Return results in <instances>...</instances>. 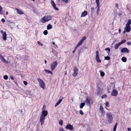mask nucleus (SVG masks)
Here are the masks:
<instances>
[{"label": "nucleus", "instance_id": "f257e3e1", "mask_svg": "<svg viewBox=\"0 0 131 131\" xmlns=\"http://www.w3.org/2000/svg\"><path fill=\"white\" fill-rule=\"evenodd\" d=\"M52 16L50 15L46 16L42 18L41 19V22L43 23L52 19Z\"/></svg>", "mask_w": 131, "mask_h": 131}, {"label": "nucleus", "instance_id": "f03ea898", "mask_svg": "<svg viewBox=\"0 0 131 131\" xmlns=\"http://www.w3.org/2000/svg\"><path fill=\"white\" fill-rule=\"evenodd\" d=\"M86 39V37L85 36H84L80 40V41L77 45L74 50L72 52L73 53H74L75 52L76 50V48L78 47L79 46L81 45L82 43H83L84 41Z\"/></svg>", "mask_w": 131, "mask_h": 131}, {"label": "nucleus", "instance_id": "7ed1b4c3", "mask_svg": "<svg viewBox=\"0 0 131 131\" xmlns=\"http://www.w3.org/2000/svg\"><path fill=\"white\" fill-rule=\"evenodd\" d=\"M37 80L39 83V85L40 87L44 89L45 86L44 82L40 78L38 79H37Z\"/></svg>", "mask_w": 131, "mask_h": 131}, {"label": "nucleus", "instance_id": "20e7f679", "mask_svg": "<svg viewBox=\"0 0 131 131\" xmlns=\"http://www.w3.org/2000/svg\"><path fill=\"white\" fill-rule=\"evenodd\" d=\"M57 64V63L56 61H54L51 63L50 67L52 71L53 70L55 69Z\"/></svg>", "mask_w": 131, "mask_h": 131}, {"label": "nucleus", "instance_id": "39448f33", "mask_svg": "<svg viewBox=\"0 0 131 131\" xmlns=\"http://www.w3.org/2000/svg\"><path fill=\"white\" fill-rule=\"evenodd\" d=\"M96 56L95 57V59L96 61L98 62H101V61L99 59V52L98 50H97L96 51Z\"/></svg>", "mask_w": 131, "mask_h": 131}, {"label": "nucleus", "instance_id": "423d86ee", "mask_svg": "<svg viewBox=\"0 0 131 131\" xmlns=\"http://www.w3.org/2000/svg\"><path fill=\"white\" fill-rule=\"evenodd\" d=\"M73 71L74 73L73 75L74 77H75L77 75L78 71V69L77 66H75L74 67Z\"/></svg>", "mask_w": 131, "mask_h": 131}, {"label": "nucleus", "instance_id": "0eeeda50", "mask_svg": "<svg viewBox=\"0 0 131 131\" xmlns=\"http://www.w3.org/2000/svg\"><path fill=\"white\" fill-rule=\"evenodd\" d=\"M107 115L108 118V121L109 123H111L112 122L113 119L112 115L110 113L107 114Z\"/></svg>", "mask_w": 131, "mask_h": 131}, {"label": "nucleus", "instance_id": "6e6552de", "mask_svg": "<svg viewBox=\"0 0 131 131\" xmlns=\"http://www.w3.org/2000/svg\"><path fill=\"white\" fill-rule=\"evenodd\" d=\"M66 128L69 129L70 130H72L73 129V127L72 125L70 124H69L67 125L66 127Z\"/></svg>", "mask_w": 131, "mask_h": 131}, {"label": "nucleus", "instance_id": "1a4fd4ad", "mask_svg": "<svg viewBox=\"0 0 131 131\" xmlns=\"http://www.w3.org/2000/svg\"><path fill=\"white\" fill-rule=\"evenodd\" d=\"M45 117H44L42 115H40V121L41 122V125H42L43 124V122L45 120Z\"/></svg>", "mask_w": 131, "mask_h": 131}, {"label": "nucleus", "instance_id": "9d476101", "mask_svg": "<svg viewBox=\"0 0 131 131\" xmlns=\"http://www.w3.org/2000/svg\"><path fill=\"white\" fill-rule=\"evenodd\" d=\"M117 91L115 89H114L111 93V95L112 96H115L117 95Z\"/></svg>", "mask_w": 131, "mask_h": 131}, {"label": "nucleus", "instance_id": "9b49d317", "mask_svg": "<svg viewBox=\"0 0 131 131\" xmlns=\"http://www.w3.org/2000/svg\"><path fill=\"white\" fill-rule=\"evenodd\" d=\"M41 112L42 114H41V115H42L45 117L47 116L48 114V112L46 110L42 111Z\"/></svg>", "mask_w": 131, "mask_h": 131}, {"label": "nucleus", "instance_id": "f8f14e48", "mask_svg": "<svg viewBox=\"0 0 131 131\" xmlns=\"http://www.w3.org/2000/svg\"><path fill=\"white\" fill-rule=\"evenodd\" d=\"M0 59L4 62L6 63H8V62L4 58V57L0 54Z\"/></svg>", "mask_w": 131, "mask_h": 131}, {"label": "nucleus", "instance_id": "ddd939ff", "mask_svg": "<svg viewBox=\"0 0 131 131\" xmlns=\"http://www.w3.org/2000/svg\"><path fill=\"white\" fill-rule=\"evenodd\" d=\"M121 51L122 53L126 52L127 53H128L129 52V50L127 48H124L122 49Z\"/></svg>", "mask_w": 131, "mask_h": 131}, {"label": "nucleus", "instance_id": "4468645a", "mask_svg": "<svg viewBox=\"0 0 131 131\" xmlns=\"http://www.w3.org/2000/svg\"><path fill=\"white\" fill-rule=\"evenodd\" d=\"M125 30H126V32H129L131 30V28L130 26H128L126 25L125 27Z\"/></svg>", "mask_w": 131, "mask_h": 131}, {"label": "nucleus", "instance_id": "2eb2a0df", "mask_svg": "<svg viewBox=\"0 0 131 131\" xmlns=\"http://www.w3.org/2000/svg\"><path fill=\"white\" fill-rule=\"evenodd\" d=\"M51 4L52 6L53 7V8H54L56 10H58V8L56 7V4H55L54 1L52 0H51Z\"/></svg>", "mask_w": 131, "mask_h": 131}, {"label": "nucleus", "instance_id": "dca6fc26", "mask_svg": "<svg viewBox=\"0 0 131 131\" xmlns=\"http://www.w3.org/2000/svg\"><path fill=\"white\" fill-rule=\"evenodd\" d=\"M85 102L88 105L90 106V101L88 99V97H86V99L85 100Z\"/></svg>", "mask_w": 131, "mask_h": 131}, {"label": "nucleus", "instance_id": "f3484780", "mask_svg": "<svg viewBox=\"0 0 131 131\" xmlns=\"http://www.w3.org/2000/svg\"><path fill=\"white\" fill-rule=\"evenodd\" d=\"M6 36L7 35L6 32H4L2 34V38L4 40H6Z\"/></svg>", "mask_w": 131, "mask_h": 131}, {"label": "nucleus", "instance_id": "a211bd4d", "mask_svg": "<svg viewBox=\"0 0 131 131\" xmlns=\"http://www.w3.org/2000/svg\"><path fill=\"white\" fill-rule=\"evenodd\" d=\"M88 13L85 10L84 12H83L82 14L81 17H84L85 16L87 15Z\"/></svg>", "mask_w": 131, "mask_h": 131}, {"label": "nucleus", "instance_id": "6ab92c4d", "mask_svg": "<svg viewBox=\"0 0 131 131\" xmlns=\"http://www.w3.org/2000/svg\"><path fill=\"white\" fill-rule=\"evenodd\" d=\"M15 9L17 11V13L18 14L20 15H21L24 14L23 12H22L21 10H19V9L16 8Z\"/></svg>", "mask_w": 131, "mask_h": 131}, {"label": "nucleus", "instance_id": "aec40b11", "mask_svg": "<svg viewBox=\"0 0 131 131\" xmlns=\"http://www.w3.org/2000/svg\"><path fill=\"white\" fill-rule=\"evenodd\" d=\"M62 100V99H60L58 101L56 104L55 105V106L56 107L61 102Z\"/></svg>", "mask_w": 131, "mask_h": 131}, {"label": "nucleus", "instance_id": "412c9836", "mask_svg": "<svg viewBox=\"0 0 131 131\" xmlns=\"http://www.w3.org/2000/svg\"><path fill=\"white\" fill-rule=\"evenodd\" d=\"M120 45H121L119 43H118L116 44L114 46V48L115 49V50H117V49L119 47Z\"/></svg>", "mask_w": 131, "mask_h": 131}, {"label": "nucleus", "instance_id": "4be33fe9", "mask_svg": "<svg viewBox=\"0 0 131 131\" xmlns=\"http://www.w3.org/2000/svg\"><path fill=\"white\" fill-rule=\"evenodd\" d=\"M102 93V91L100 89H98L97 90V93L98 95Z\"/></svg>", "mask_w": 131, "mask_h": 131}, {"label": "nucleus", "instance_id": "5701e85b", "mask_svg": "<svg viewBox=\"0 0 131 131\" xmlns=\"http://www.w3.org/2000/svg\"><path fill=\"white\" fill-rule=\"evenodd\" d=\"M96 2L97 4V8H100V4L99 3V0H96Z\"/></svg>", "mask_w": 131, "mask_h": 131}, {"label": "nucleus", "instance_id": "b1692460", "mask_svg": "<svg viewBox=\"0 0 131 131\" xmlns=\"http://www.w3.org/2000/svg\"><path fill=\"white\" fill-rule=\"evenodd\" d=\"M131 24V19H129L128 21L126 24V26H130V25Z\"/></svg>", "mask_w": 131, "mask_h": 131}, {"label": "nucleus", "instance_id": "393cba45", "mask_svg": "<svg viewBox=\"0 0 131 131\" xmlns=\"http://www.w3.org/2000/svg\"><path fill=\"white\" fill-rule=\"evenodd\" d=\"M100 110L101 112H102V113H103L104 112L103 108L102 106L101 105L100 106Z\"/></svg>", "mask_w": 131, "mask_h": 131}, {"label": "nucleus", "instance_id": "a878e982", "mask_svg": "<svg viewBox=\"0 0 131 131\" xmlns=\"http://www.w3.org/2000/svg\"><path fill=\"white\" fill-rule=\"evenodd\" d=\"M52 28V26L50 24H49L47 26V28L48 30Z\"/></svg>", "mask_w": 131, "mask_h": 131}, {"label": "nucleus", "instance_id": "bb28decb", "mask_svg": "<svg viewBox=\"0 0 131 131\" xmlns=\"http://www.w3.org/2000/svg\"><path fill=\"white\" fill-rule=\"evenodd\" d=\"M121 59L122 61L124 62H126L127 61V59L126 58L124 57H123Z\"/></svg>", "mask_w": 131, "mask_h": 131}, {"label": "nucleus", "instance_id": "cd10ccee", "mask_svg": "<svg viewBox=\"0 0 131 131\" xmlns=\"http://www.w3.org/2000/svg\"><path fill=\"white\" fill-rule=\"evenodd\" d=\"M85 105V103H84V102L82 103L80 105V108H83V106H84Z\"/></svg>", "mask_w": 131, "mask_h": 131}, {"label": "nucleus", "instance_id": "c85d7f7f", "mask_svg": "<svg viewBox=\"0 0 131 131\" xmlns=\"http://www.w3.org/2000/svg\"><path fill=\"white\" fill-rule=\"evenodd\" d=\"M44 71L46 72L47 73H51L52 74V72L50 71H49V70H47V69H45L44 70Z\"/></svg>", "mask_w": 131, "mask_h": 131}, {"label": "nucleus", "instance_id": "c756f323", "mask_svg": "<svg viewBox=\"0 0 131 131\" xmlns=\"http://www.w3.org/2000/svg\"><path fill=\"white\" fill-rule=\"evenodd\" d=\"M105 50H108V51H107V53L109 54L110 52V48H107L105 49Z\"/></svg>", "mask_w": 131, "mask_h": 131}, {"label": "nucleus", "instance_id": "7c9ffc66", "mask_svg": "<svg viewBox=\"0 0 131 131\" xmlns=\"http://www.w3.org/2000/svg\"><path fill=\"white\" fill-rule=\"evenodd\" d=\"M126 41V40L125 39H123V40H122L120 42H119L120 45L122 44L123 43L125 42Z\"/></svg>", "mask_w": 131, "mask_h": 131}, {"label": "nucleus", "instance_id": "2f4dec72", "mask_svg": "<svg viewBox=\"0 0 131 131\" xmlns=\"http://www.w3.org/2000/svg\"><path fill=\"white\" fill-rule=\"evenodd\" d=\"M100 71V72L101 76V77L104 76L105 75V73H104V72H102V71Z\"/></svg>", "mask_w": 131, "mask_h": 131}, {"label": "nucleus", "instance_id": "473e14b6", "mask_svg": "<svg viewBox=\"0 0 131 131\" xmlns=\"http://www.w3.org/2000/svg\"><path fill=\"white\" fill-rule=\"evenodd\" d=\"M43 34L45 35H47L48 34V32L47 30H46L44 31Z\"/></svg>", "mask_w": 131, "mask_h": 131}, {"label": "nucleus", "instance_id": "72a5a7b5", "mask_svg": "<svg viewBox=\"0 0 131 131\" xmlns=\"http://www.w3.org/2000/svg\"><path fill=\"white\" fill-rule=\"evenodd\" d=\"M3 78L5 80H6L8 79V77L7 75H5L4 76Z\"/></svg>", "mask_w": 131, "mask_h": 131}, {"label": "nucleus", "instance_id": "f704fd0d", "mask_svg": "<svg viewBox=\"0 0 131 131\" xmlns=\"http://www.w3.org/2000/svg\"><path fill=\"white\" fill-rule=\"evenodd\" d=\"M105 59L107 60H109L110 59V58L109 56H106L105 58Z\"/></svg>", "mask_w": 131, "mask_h": 131}, {"label": "nucleus", "instance_id": "c9c22d12", "mask_svg": "<svg viewBox=\"0 0 131 131\" xmlns=\"http://www.w3.org/2000/svg\"><path fill=\"white\" fill-rule=\"evenodd\" d=\"M59 123L61 125H62L63 124V121L62 120H60L59 122Z\"/></svg>", "mask_w": 131, "mask_h": 131}, {"label": "nucleus", "instance_id": "e433bc0d", "mask_svg": "<svg viewBox=\"0 0 131 131\" xmlns=\"http://www.w3.org/2000/svg\"><path fill=\"white\" fill-rule=\"evenodd\" d=\"M107 96L106 95V94H104L102 95L101 96V98L102 99L104 98H106Z\"/></svg>", "mask_w": 131, "mask_h": 131}, {"label": "nucleus", "instance_id": "4c0bfd02", "mask_svg": "<svg viewBox=\"0 0 131 131\" xmlns=\"http://www.w3.org/2000/svg\"><path fill=\"white\" fill-rule=\"evenodd\" d=\"M117 123H116L114 127V128H113V129H116V127H117Z\"/></svg>", "mask_w": 131, "mask_h": 131}, {"label": "nucleus", "instance_id": "58836bf2", "mask_svg": "<svg viewBox=\"0 0 131 131\" xmlns=\"http://www.w3.org/2000/svg\"><path fill=\"white\" fill-rule=\"evenodd\" d=\"M59 131H64V129L62 128H59Z\"/></svg>", "mask_w": 131, "mask_h": 131}, {"label": "nucleus", "instance_id": "ea45409f", "mask_svg": "<svg viewBox=\"0 0 131 131\" xmlns=\"http://www.w3.org/2000/svg\"><path fill=\"white\" fill-rule=\"evenodd\" d=\"M95 9L94 8L92 7L91 8V11L92 13L94 11Z\"/></svg>", "mask_w": 131, "mask_h": 131}, {"label": "nucleus", "instance_id": "a19ab883", "mask_svg": "<svg viewBox=\"0 0 131 131\" xmlns=\"http://www.w3.org/2000/svg\"><path fill=\"white\" fill-rule=\"evenodd\" d=\"M80 113L81 115H82L83 114V112H82V111L81 110H80Z\"/></svg>", "mask_w": 131, "mask_h": 131}, {"label": "nucleus", "instance_id": "79ce46f5", "mask_svg": "<svg viewBox=\"0 0 131 131\" xmlns=\"http://www.w3.org/2000/svg\"><path fill=\"white\" fill-rule=\"evenodd\" d=\"M37 42L39 45H40L41 46H43V44L42 43H41L39 41H37Z\"/></svg>", "mask_w": 131, "mask_h": 131}, {"label": "nucleus", "instance_id": "37998d69", "mask_svg": "<svg viewBox=\"0 0 131 131\" xmlns=\"http://www.w3.org/2000/svg\"><path fill=\"white\" fill-rule=\"evenodd\" d=\"M69 0H62L66 4H67Z\"/></svg>", "mask_w": 131, "mask_h": 131}, {"label": "nucleus", "instance_id": "c03bdc74", "mask_svg": "<svg viewBox=\"0 0 131 131\" xmlns=\"http://www.w3.org/2000/svg\"><path fill=\"white\" fill-rule=\"evenodd\" d=\"M23 83L25 85H27V82L26 81H24L23 82Z\"/></svg>", "mask_w": 131, "mask_h": 131}, {"label": "nucleus", "instance_id": "a18cd8bd", "mask_svg": "<svg viewBox=\"0 0 131 131\" xmlns=\"http://www.w3.org/2000/svg\"><path fill=\"white\" fill-rule=\"evenodd\" d=\"M100 10V8H97V15H98L99 14V11Z\"/></svg>", "mask_w": 131, "mask_h": 131}, {"label": "nucleus", "instance_id": "49530a36", "mask_svg": "<svg viewBox=\"0 0 131 131\" xmlns=\"http://www.w3.org/2000/svg\"><path fill=\"white\" fill-rule=\"evenodd\" d=\"M106 106L107 107H108L109 106V103L108 102H107L106 103Z\"/></svg>", "mask_w": 131, "mask_h": 131}, {"label": "nucleus", "instance_id": "de8ad7c7", "mask_svg": "<svg viewBox=\"0 0 131 131\" xmlns=\"http://www.w3.org/2000/svg\"><path fill=\"white\" fill-rule=\"evenodd\" d=\"M10 78L11 79H12V80H14V78L13 77V76H10Z\"/></svg>", "mask_w": 131, "mask_h": 131}, {"label": "nucleus", "instance_id": "09e8293b", "mask_svg": "<svg viewBox=\"0 0 131 131\" xmlns=\"http://www.w3.org/2000/svg\"><path fill=\"white\" fill-rule=\"evenodd\" d=\"M127 44L128 45H131V43L130 42H128L127 43Z\"/></svg>", "mask_w": 131, "mask_h": 131}, {"label": "nucleus", "instance_id": "8fccbe9b", "mask_svg": "<svg viewBox=\"0 0 131 131\" xmlns=\"http://www.w3.org/2000/svg\"><path fill=\"white\" fill-rule=\"evenodd\" d=\"M2 7L0 5V14H2V13L1 12V10L2 9Z\"/></svg>", "mask_w": 131, "mask_h": 131}, {"label": "nucleus", "instance_id": "3c124183", "mask_svg": "<svg viewBox=\"0 0 131 131\" xmlns=\"http://www.w3.org/2000/svg\"><path fill=\"white\" fill-rule=\"evenodd\" d=\"M1 21L2 22H4L5 21V19L3 18L2 19H1Z\"/></svg>", "mask_w": 131, "mask_h": 131}, {"label": "nucleus", "instance_id": "603ef678", "mask_svg": "<svg viewBox=\"0 0 131 131\" xmlns=\"http://www.w3.org/2000/svg\"><path fill=\"white\" fill-rule=\"evenodd\" d=\"M127 130L128 131H131V128H127Z\"/></svg>", "mask_w": 131, "mask_h": 131}, {"label": "nucleus", "instance_id": "864d4df0", "mask_svg": "<svg viewBox=\"0 0 131 131\" xmlns=\"http://www.w3.org/2000/svg\"><path fill=\"white\" fill-rule=\"evenodd\" d=\"M119 6V5H118V4H115V7H118V6Z\"/></svg>", "mask_w": 131, "mask_h": 131}, {"label": "nucleus", "instance_id": "5fc2aeb1", "mask_svg": "<svg viewBox=\"0 0 131 131\" xmlns=\"http://www.w3.org/2000/svg\"><path fill=\"white\" fill-rule=\"evenodd\" d=\"M45 107H46L45 105H44L43 106V107L42 108V110H43V109H45Z\"/></svg>", "mask_w": 131, "mask_h": 131}, {"label": "nucleus", "instance_id": "6e6d98bb", "mask_svg": "<svg viewBox=\"0 0 131 131\" xmlns=\"http://www.w3.org/2000/svg\"><path fill=\"white\" fill-rule=\"evenodd\" d=\"M19 111L22 114H23V113H22L23 111H22L21 110H19Z\"/></svg>", "mask_w": 131, "mask_h": 131}, {"label": "nucleus", "instance_id": "4d7b16f0", "mask_svg": "<svg viewBox=\"0 0 131 131\" xmlns=\"http://www.w3.org/2000/svg\"><path fill=\"white\" fill-rule=\"evenodd\" d=\"M1 33L2 34H3L4 32H3V31L2 30H1L0 31Z\"/></svg>", "mask_w": 131, "mask_h": 131}, {"label": "nucleus", "instance_id": "13d9d810", "mask_svg": "<svg viewBox=\"0 0 131 131\" xmlns=\"http://www.w3.org/2000/svg\"><path fill=\"white\" fill-rule=\"evenodd\" d=\"M52 44H53V45H54L55 44V43L53 41H52Z\"/></svg>", "mask_w": 131, "mask_h": 131}, {"label": "nucleus", "instance_id": "bf43d9fd", "mask_svg": "<svg viewBox=\"0 0 131 131\" xmlns=\"http://www.w3.org/2000/svg\"><path fill=\"white\" fill-rule=\"evenodd\" d=\"M126 32V30H125V29H124V31H123V33H125Z\"/></svg>", "mask_w": 131, "mask_h": 131}, {"label": "nucleus", "instance_id": "052dcab7", "mask_svg": "<svg viewBox=\"0 0 131 131\" xmlns=\"http://www.w3.org/2000/svg\"><path fill=\"white\" fill-rule=\"evenodd\" d=\"M47 62V61L46 60H45V63L46 64Z\"/></svg>", "mask_w": 131, "mask_h": 131}, {"label": "nucleus", "instance_id": "680f3d73", "mask_svg": "<svg viewBox=\"0 0 131 131\" xmlns=\"http://www.w3.org/2000/svg\"><path fill=\"white\" fill-rule=\"evenodd\" d=\"M119 33H120V32H121V30L120 29H119Z\"/></svg>", "mask_w": 131, "mask_h": 131}, {"label": "nucleus", "instance_id": "e2e57ef3", "mask_svg": "<svg viewBox=\"0 0 131 131\" xmlns=\"http://www.w3.org/2000/svg\"><path fill=\"white\" fill-rule=\"evenodd\" d=\"M6 15H8V12H7H7H6Z\"/></svg>", "mask_w": 131, "mask_h": 131}, {"label": "nucleus", "instance_id": "0e129e2a", "mask_svg": "<svg viewBox=\"0 0 131 131\" xmlns=\"http://www.w3.org/2000/svg\"><path fill=\"white\" fill-rule=\"evenodd\" d=\"M121 15V14L120 13H119L118 14V15L119 16H120Z\"/></svg>", "mask_w": 131, "mask_h": 131}, {"label": "nucleus", "instance_id": "69168bd1", "mask_svg": "<svg viewBox=\"0 0 131 131\" xmlns=\"http://www.w3.org/2000/svg\"><path fill=\"white\" fill-rule=\"evenodd\" d=\"M116 129H113V131H116Z\"/></svg>", "mask_w": 131, "mask_h": 131}, {"label": "nucleus", "instance_id": "338daca9", "mask_svg": "<svg viewBox=\"0 0 131 131\" xmlns=\"http://www.w3.org/2000/svg\"><path fill=\"white\" fill-rule=\"evenodd\" d=\"M80 50H79V53H80Z\"/></svg>", "mask_w": 131, "mask_h": 131}, {"label": "nucleus", "instance_id": "774afa93", "mask_svg": "<svg viewBox=\"0 0 131 131\" xmlns=\"http://www.w3.org/2000/svg\"><path fill=\"white\" fill-rule=\"evenodd\" d=\"M55 53H56V55L57 54V52H56V51H55Z\"/></svg>", "mask_w": 131, "mask_h": 131}]
</instances>
